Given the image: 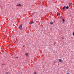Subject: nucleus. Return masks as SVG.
Wrapping results in <instances>:
<instances>
[{
    "label": "nucleus",
    "mask_w": 74,
    "mask_h": 74,
    "mask_svg": "<svg viewBox=\"0 0 74 74\" xmlns=\"http://www.w3.org/2000/svg\"><path fill=\"white\" fill-rule=\"evenodd\" d=\"M18 29H20V30H22V24H21V25L19 26Z\"/></svg>",
    "instance_id": "f257e3e1"
},
{
    "label": "nucleus",
    "mask_w": 74,
    "mask_h": 74,
    "mask_svg": "<svg viewBox=\"0 0 74 74\" xmlns=\"http://www.w3.org/2000/svg\"><path fill=\"white\" fill-rule=\"evenodd\" d=\"M59 62L60 63H63V60L61 59H60L59 60Z\"/></svg>",
    "instance_id": "f03ea898"
},
{
    "label": "nucleus",
    "mask_w": 74,
    "mask_h": 74,
    "mask_svg": "<svg viewBox=\"0 0 74 74\" xmlns=\"http://www.w3.org/2000/svg\"><path fill=\"white\" fill-rule=\"evenodd\" d=\"M16 6H17L18 7H19L20 6H21L22 5V4H18Z\"/></svg>",
    "instance_id": "7ed1b4c3"
},
{
    "label": "nucleus",
    "mask_w": 74,
    "mask_h": 74,
    "mask_svg": "<svg viewBox=\"0 0 74 74\" xmlns=\"http://www.w3.org/2000/svg\"><path fill=\"white\" fill-rule=\"evenodd\" d=\"M62 23H63L65 22V20L64 19H62Z\"/></svg>",
    "instance_id": "20e7f679"
},
{
    "label": "nucleus",
    "mask_w": 74,
    "mask_h": 74,
    "mask_svg": "<svg viewBox=\"0 0 74 74\" xmlns=\"http://www.w3.org/2000/svg\"><path fill=\"white\" fill-rule=\"evenodd\" d=\"M65 8H66V6H64L63 7L62 10H64V9H65Z\"/></svg>",
    "instance_id": "39448f33"
},
{
    "label": "nucleus",
    "mask_w": 74,
    "mask_h": 74,
    "mask_svg": "<svg viewBox=\"0 0 74 74\" xmlns=\"http://www.w3.org/2000/svg\"><path fill=\"white\" fill-rule=\"evenodd\" d=\"M25 55L26 56H28V53H25Z\"/></svg>",
    "instance_id": "423d86ee"
},
{
    "label": "nucleus",
    "mask_w": 74,
    "mask_h": 74,
    "mask_svg": "<svg viewBox=\"0 0 74 74\" xmlns=\"http://www.w3.org/2000/svg\"><path fill=\"white\" fill-rule=\"evenodd\" d=\"M30 24H32V23H33V21H31V22H30Z\"/></svg>",
    "instance_id": "0eeeda50"
},
{
    "label": "nucleus",
    "mask_w": 74,
    "mask_h": 74,
    "mask_svg": "<svg viewBox=\"0 0 74 74\" xmlns=\"http://www.w3.org/2000/svg\"><path fill=\"white\" fill-rule=\"evenodd\" d=\"M72 4H73V3H69V5H72Z\"/></svg>",
    "instance_id": "6e6552de"
},
{
    "label": "nucleus",
    "mask_w": 74,
    "mask_h": 74,
    "mask_svg": "<svg viewBox=\"0 0 74 74\" xmlns=\"http://www.w3.org/2000/svg\"><path fill=\"white\" fill-rule=\"evenodd\" d=\"M69 7L68 6H66V8L65 7V8H66V9H69Z\"/></svg>",
    "instance_id": "1a4fd4ad"
},
{
    "label": "nucleus",
    "mask_w": 74,
    "mask_h": 74,
    "mask_svg": "<svg viewBox=\"0 0 74 74\" xmlns=\"http://www.w3.org/2000/svg\"><path fill=\"white\" fill-rule=\"evenodd\" d=\"M33 74H37V72L35 71L34 73Z\"/></svg>",
    "instance_id": "9d476101"
},
{
    "label": "nucleus",
    "mask_w": 74,
    "mask_h": 74,
    "mask_svg": "<svg viewBox=\"0 0 74 74\" xmlns=\"http://www.w3.org/2000/svg\"><path fill=\"white\" fill-rule=\"evenodd\" d=\"M53 23V22H50V24L51 25H52Z\"/></svg>",
    "instance_id": "9b49d317"
},
{
    "label": "nucleus",
    "mask_w": 74,
    "mask_h": 74,
    "mask_svg": "<svg viewBox=\"0 0 74 74\" xmlns=\"http://www.w3.org/2000/svg\"><path fill=\"white\" fill-rule=\"evenodd\" d=\"M10 73H9V72H6V74H9Z\"/></svg>",
    "instance_id": "f8f14e48"
},
{
    "label": "nucleus",
    "mask_w": 74,
    "mask_h": 74,
    "mask_svg": "<svg viewBox=\"0 0 74 74\" xmlns=\"http://www.w3.org/2000/svg\"><path fill=\"white\" fill-rule=\"evenodd\" d=\"M56 44V42H55L54 44H53V45H55V44Z\"/></svg>",
    "instance_id": "ddd939ff"
},
{
    "label": "nucleus",
    "mask_w": 74,
    "mask_h": 74,
    "mask_svg": "<svg viewBox=\"0 0 74 74\" xmlns=\"http://www.w3.org/2000/svg\"><path fill=\"white\" fill-rule=\"evenodd\" d=\"M73 36H74V32H73Z\"/></svg>",
    "instance_id": "4468645a"
},
{
    "label": "nucleus",
    "mask_w": 74,
    "mask_h": 74,
    "mask_svg": "<svg viewBox=\"0 0 74 74\" xmlns=\"http://www.w3.org/2000/svg\"><path fill=\"white\" fill-rule=\"evenodd\" d=\"M62 18V16H60V18Z\"/></svg>",
    "instance_id": "2eb2a0df"
},
{
    "label": "nucleus",
    "mask_w": 74,
    "mask_h": 74,
    "mask_svg": "<svg viewBox=\"0 0 74 74\" xmlns=\"http://www.w3.org/2000/svg\"><path fill=\"white\" fill-rule=\"evenodd\" d=\"M57 16H59V14H57Z\"/></svg>",
    "instance_id": "dca6fc26"
},
{
    "label": "nucleus",
    "mask_w": 74,
    "mask_h": 74,
    "mask_svg": "<svg viewBox=\"0 0 74 74\" xmlns=\"http://www.w3.org/2000/svg\"><path fill=\"white\" fill-rule=\"evenodd\" d=\"M58 15H60V13H59L58 14Z\"/></svg>",
    "instance_id": "f3484780"
},
{
    "label": "nucleus",
    "mask_w": 74,
    "mask_h": 74,
    "mask_svg": "<svg viewBox=\"0 0 74 74\" xmlns=\"http://www.w3.org/2000/svg\"><path fill=\"white\" fill-rule=\"evenodd\" d=\"M18 58V57H16V58Z\"/></svg>",
    "instance_id": "a211bd4d"
},
{
    "label": "nucleus",
    "mask_w": 74,
    "mask_h": 74,
    "mask_svg": "<svg viewBox=\"0 0 74 74\" xmlns=\"http://www.w3.org/2000/svg\"><path fill=\"white\" fill-rule=\"evenodd\" d=\"M25 47V46L24 45V46H23V47Z\"/></svg>",
    "instance_id": "6ab92c4d"
},
{
    "label": "nucleus",
    "mask_w": 74,
    "mask_h": 74,
    "mask_svg": "<svg viewBox=\"0 0 74 74\" xmlns=\"http://www.w3.org/2000/svg\"><path fill=\"white\" fill-rule=\"evenodd\" d=\"M62 38H63V37H62Z\"/></svg>",
    "instance_id": "aec40b11"
},
{
    "label": "nucleus",
    "mask_w": 74,
    "mask_h": 74,
    "mask_svg": "<svg viewBox=\"0 0 74 74\" xmlns=\"http://www.w3.org/2000/svg\"><path fill=\"white\" fill-rule=\"evenodd\" d=\"M54 63H55V62H54Z\"/></svg>",
    "instance_id": "412c9836"
}]
</instances>
